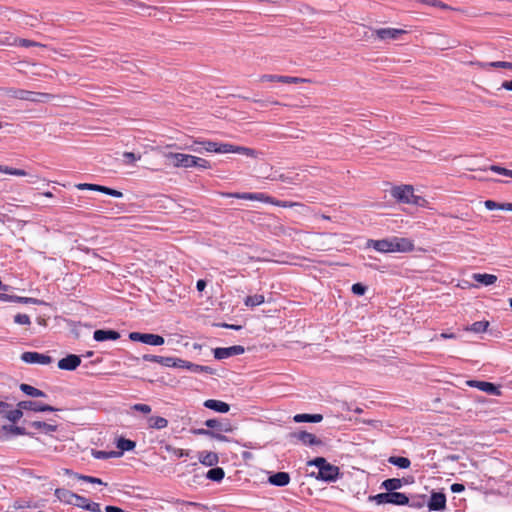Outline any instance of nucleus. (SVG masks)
<instances>
[{"label": "nucleus", "mask_w": 512, "mask_h": 512, "mask_svg": "<svg viewBox=\"0 0 512 512\" xmlns=\"http://www.w3.org/2000/svg\"><path fill=\"white\" fill-rule=\"evenodd\" d=\"M390 504L394 505H407L409 498L401 492H389Z\"/></svg>", "instance_id": "obj_34"}, {"label": "nucleus", "mask_w": 512, "mask_h": 512, "mask_svg": "<svg viewBox=\"0 0 512 512\" xmlns=\"http://www.w3.org/2000/svg\"><path fill=\"white\" fill-rule=\"evenodd\" d=\"M369 499L371 501L376 502L379 505L380 504H386V503L390 504L389 492L379 493L377 495L370 496Z\"/></svg>", "instance_id": "obj_45"}, {"label": "nucleus", "mask_w": 512, "mask_h": 512, "mask_svg": "<svg viewBox=\"0 0 512 512\" xmlns=\"http://www.w3.org/2000/svg\"><path fill=\"white\" fill-rule=\"evenodd\" d=\"M132 409L143 414H149L151 412V407L147 404H135L132 406Z\"/></svg>", "instance_id": "obj_60"}, {"label": "nucleus", "mask_w": 512, "mask_h": 512, "mask_svg": "<svg viewBox=\"0 0 512 512\" xmlns=\"http://www.w3.org/2000/svg\"><path fill=\"white\" fill-rule=\"evenodd\" d=\"M310 79L301 78V77H293V76H283L281 75L280 83L285 84H301V83H310Z\"/></svg>", "instance_id": "obj_42"}, {"label": "nucleus", "mask_w": 512, "mask_h": 512, "mask_svg": "<svg viewBox=\"0 0 512 512\" xmlns=\"http://www.w3.org/2000/svg\"><path fill=\"white\" fill-rule=\"evenodd\" d=\"M222 196L236 198V199H243V200L260 201V202H264L267 204H271V205L283 207V208L304 206L302 203H299V202L278 200V199H276L272 196H269L265 193L235 192V193H222Z\"/></svg>", "instance_id": "obj_2"}, {"label": "nucleus", "mask_w": 512, "mask_h": 512, "mask_svg": "<svg viewBox=\"0 0 512 512\" xmlns=\"http://www.w3.org/2000/svg\"><path fill=\"white\" fill-rule=\"evenodd\" d=\"M14 321H15V323L20 324V325H30L31 324L30 317L27 314L19 313V314L15 315Z\"/></svg>", "instance_id": "obj_55"}, {"label": "nucleus", "mask_w": 512, "mask_h": 512, "mask_svg": "<svg viewBox=\"0 0 512 512\" xmlns=\"http://www.w3.org/2000/svg\"><path fill=\"white\" fill-rule=\"evenodd\" d=\"M136 446V443L130 439H126L124 437H120L117 439V442H116V447L121 450L122 452L124 451H131L135 448Z\"/></svg>", "instance_id": "obj_38"}, {"label": "nucleus", "mask_w": 512, "mask_h": 512, "mask_svg": "<svg viewBox=\"0 0 512 512\" xmlns=\"http://www.w3.org/2000/svg\"><path fill=\"white\" fill-rule=\"evenodd\" d=\"M290 439L299 441L305 446H320L323 444L321 439L307 431L292 432L290 433Z\"/></svg>", "instance_id": "obj_6"}, {"label": "nucleus", "mask_w": 512, "mask_h": 512, "mask_svg": "<svg viewBox=\"0 0 512 512\" xmlns=\"http://www.w3.org/2000/svg\"><path fill=\"white\" fill-rule=\"evenodd\" d=\"M0 90L9 98L30 102H47L54 98V95L50 93L34 92L20 88H0Z\"/></svg>", "instance_id": "obj_3"}, {"label": "nucleus", "mask_w": 512, "mask_h": 512, "mask_svg": "<svg viewBox=\"0 0 512 512\" xmlns=\"http://www.w3.org/2000/svg\"><path fill=\"white\" fill-rule=\"evenodd\" d=\"M245 352V349L241 345H234L231 347H225V348H216L214 350V357L216 359H225L231 356L235 355H241Z\"/></svg>", "instance_id": "obj_11"}, {"label": "nucleus", "mask_w": 512, "mask_h": 512, "mask_svg": "<svg viewBox=\"0 0 512 512\" xmlns=\"http://www.w3.org/2000/svg\"><path fill=\"white\" fill-rule=\"evenodd\" d=\"M391 195L398 202L405 204L422 205L421 202L425 201L421 196L414 194V188L412 185L394 186L391 189Z\"/></svg>", "instance_id": "obj_4"}, {"label": "nucleus", "mask_w": 512, "mask_h": 512, "mask_svg": "<svg viewBox=\"0 0 512 512\" xmlns=\"http://www.w3.org/2000/svg\"><path fill=\"white\" fill-rule=\"evenodd\" d=\"M86 510L91 512H101L100 504L96 502H91L89 500V503L86 506Z\"/></svg>", "instance_id": "obj_62"}, {"label": "nucleus", "mask_w": 512, "mask_h": 512, "mask_svg": "<svg viewBox=\"0 0 512 512\" xmlns=\"http://www.w3.org/2000/svg\"><path fill=\"white\" fill-rule=\"evenodd\" d=\"M31 427L45 433V434H51L53 432H56L58 429V425L56 424H50L42 421H33L30 424Z\"/></svg>", "instance_id": "obj_28"}, {"label": "nucleus", "mask_w": 512, "mask_h": 512, "mask_svg": "<svg viewBox=\"0 0 512 512\" xmlns=\"http://www.w3.org/2000/svg\"><path fill=\"white\" fill-rule=\"evenodd\" d=\"M413 250L414 243L411 239L397 236L391 237V253H407Z\"/></svg>", "instance_id": "obj_7"}, {"label": "nucleus", "mask_w": 512, "mask_h": 512, "mask_svg": "<svg viewBox=\"0 0 512 512\" xmlns=\"http://www.w3.org/2000/svg\"><path fill=\"white\" fill-rule=\"evenodd\" d=\"M389 463L399 467V468H402V469H407L410 467L411 465V462L408 458L406 457H400V456H391L389 459H388Z\"/></svg>", "instance_id": "obj_40"}, {"label": "nucleus", "mask_w": 512, "mask_h": 512, "mask_svg": "<svg viewBox=\"0 0 512 512\" xmlns=\"http://www.w3.org/2000/svg\"><path fill=\"white\" fill-rule=\"evenodd\" d=\"M105 512H125V511L119 507L107 505L105 507Z\"/></svg>", "instance_id": "obj_64"}, {"label": "nucleus", "mask_w": 512, "mask_h": 512, "mask_svg": "<svg viewBox=\"0 0 512 512\" xmlns=\"http://www.w3.org/2000/svg\"><path fill=\"white\" fill-rule=\"evenodd\" d=\"M147 425L150 429L161 430L168 426V420L161 416H151L147 419Z\"/></svg>", "instance_id": "obj_26"}, {"label": "nucleus", "mask_w": 512, "mask_h": 512, "mask_svg": "<svg viewBox=\"0 0 512 512\" xmlns=\"http://www.w3.org/2000/svg\"><path fill=\"white\" fill-rule=\"evenodd\" d=\"M351 290L356 295H363L366 292V287L361 283H355L352 285Z\"/></svg>", "instance_id": "obj_61"}, {"label": "nucleus", "mask_w": 512, "mask_h": 512, "mask_svg": "<svg viewBox=\"0 0 512 512\" xmlns=\"http://www.w3.org/2000/svg\"><path fill=\"white\" fill-rule=\"evenodd\" d=\"M402 480L399 478H389L382 482L381 487L386 489L388 492H395L397 489L402 487Z\"/></svg>", "instance_id": "obj_31"}, {"label": "nucleus", "mask_w": 512, "mask_h": 512, "mask_svg": "<svg viewBox=\"0 0 512 512\" xmlns=\"http://www.w3.org/2000/svg\"><path fill=\"white\" fill-rule=\"evenodd\" d=\"M264 301H265V298L263 295L255 294V295L247 296L244 300V303L248 307H255V306L263 304Z\"/></svg>", "instance_id": "obj_41"}, {"label": "nucleus", "mask_w": 512, "mask_h": 512, "mask_svg": "<svg viewBox=\"0 0 512 512\" xmlns=\"http://www.w3.org/2000/svg\"><path fill=\"white\" fill-rule=\"evenodd\" d=\"M339 474L340 471L337 466L327 463V465L321 467V470L318 472V478L324 481L332 482L338 479Z\"/></svg>", "instance_id": "obj_15"}, {"label": "nucleus", "mask_w": 512, "mask_h": 512, "mask_svg": "<svg viewBox=\"0 0 512 512\" xmlns=\"http://www.w3.org/2000/svg\"><path fill=\"white\" fill-rule=\"evenodd\" d=\"M484 204L488 210H495V209L504 210L503 207H505V203H498L493 200H486Z\"/></svg>", "instance_id": "obj_58"}, {"label": "nucleus", "mask_w": 512, "mask_h": 512, "mask_svg": "<svg viewBox=\"0 0 512 512\" xmlns=\"http://www.w3.org/2000/svg\"><path fill=\"white\" fill-rule=\"evenodd\" d=\"M428 508L432 511H443L446 509V495L442 492H432L428 502Z\"/></svg>", "instance_id": "obj_13"}, {"label": "nucleus", "mask_w": 512, "mask_h": 512, "mask_svg": "<svg viewBox=\"0 0 512 512\" xmlns=\"http://www.w3.org/2000/svg\"><path fill=\"white\" fill-rule=\"evenodd\" d=\"M20 389L26 395L31 396V397H45L46 396V394L42 390H39L29 384H25V383L21 384Z\"/></svg>", "instance_id": "obj_36"}, {"label": "nucleus", "mask_w": 512, "mask_h": 512, "mask_svg": "<svg viewBox=\"0 0 512 512\" xmlns=\"http://www.w3.org/2000/svg\"><path fill=\"white\" fill-rule=\"evenodd\" d=\"M278 180L289 184V185H299L303 182L301 175L299 173H282L278 176Z\"/></svg>", "instance_id": "obj_24"}, {"label": "nucleus", "mask_w": 512, "mask_h": 512, "mask_svg": "<svg viewBox=\"0 0 512 512\" xmlns=\"http://www.w3.org/2000/svg\"><path fill=\"white\" fill-rule=\"evenodd\" d=\"M416 1L421 4H425V5L432 6V7H437V8L443 9V10L453 9L446 3L439 1V0H416Z\"/></svg>", "instance_id": "obj_44"}, {"label": "nucleus", "mask_w": 512, "mask_h": 512, "mask_svg": "<svg viewBox=\"0 0 512 512\" xmlns=\"http://www.w3.org/2000/svg\"><path fill=\"white\" fill-rule=\"evenodd\" d=\"M102 185L90 184V183H80L76 185V188L79 190H92L101 192Z\"/></svg>", "instance_id": "obj_54"}, {"label": "nucleus", "mask_w": 512, "mask_h": 512, "mask_svg": "<svg viewBox=\"0 0 512 512\" xmlns=\"http://www.w3.org/2000/svg\"><path fill=\"white\" fill-rule=\"evenodd\" d=\"M164 157L167 159H173V166L176 168H191L193 163V155L169 152L165 153Z\"/></svg>", "instance_id": "obj_8"}, {"label": "nucleus", "mask_w": 512, "mask_h": 512, "mask_svg": "<svg viewBox=\"0 0 512 512\" xmlns=\"http://www.w3.org/2000/svg\"><path fill=\"white\" fill-rule=\"evenodd\" d=\"M0 172L1 173H5V174H9V175H14V176H26V175H28V173L25 170H23V169H17V168H12V167L3 166V165H0Z\"/></svg>", "instance_id": "obj_43"}, {"label": "nucleus", "mask_w": 512, "mask_h": 512, "mask_svg": "<svg viewBox=\"0 0 512 512\" xmlns=\"http://www.w3.org/2000/svg\"><path fill=\"white\" fill-rule=\"evenodd\" d=\"M281 75L263 74L259 77L260 82H280Z\"/></svg>", "instance_id": "obj_57"}, {"label": "nucleus", "mask_w": 512, "mask_h": 512, "mask_svg": "<svg viewBox=\"0 0 512 512\" xmlns=\"http://www.w3.org/2000/svg\"><path fill=\"white\" fill-rule=\"evenodd\" d=\"M467 384L470 387H475V388H477L483 392H486L490 395L499 396L501 394L500 388L491 382L470 380L467 382Z\"/></svg>", "instance_id": "obj_14"}, {"label": "nucleus", "mask_w": 512, "mask_h": 512, "mask_svg": "<svg viewBox=\"0 0 512 512\" xmlns=\"http://www.w3.org/2000/svg\"><path fill=\"white\" fill-rule=\"evenodd\" d=\"M166 450L171 452L172 455L177 457V458H182V457H188L189 456V451L181 449V448H174V447H171V446H167Z\"/></svg>", "instance_id": "obj_51"}, {"label": "nucleus", "mask_w": 512, "mask_h": 512, "mask_svg": "<svg viewBox=\"0 0 512 512\" xmlns=\"http://www.w3.org/2000/svg\"><path fill=\"white\" fill-rule=\"evenodd\" d=\"M81 364V358L75 354H69L58 361L61 370L73 371Z\"/></svg>", "instance_id": "obj_16"}, {"label": "nucleus", "mask_w": 512, "mask_h": 512, "mask_svg": "<svg viewBox=\"0 0 512 512\" xmlns=\"http://www.w3.org/2000/svg\"><path fill=\"white\" fill-rule=\"evenodd\" d=\"M129 339L152 346H159L164 344V338L162 336L150 333L131 332L129 334Z\"/></svg>", "instance_id": "obj_5"}, {"label": "nucleus", "mask_w": 512, "mask_h": 512, "mask_svg": "<svg viewBox=\"0 0 512 512\" xmlns=\"http://www.w3.org/2000/svg\"><path fill=\"white\" fill-rule=\"evenodd\" d=\"M21 360L25 363L41 365H48L52 362V358L49 355L32 351L22 353Z\"/></svg>", "instance_id": "obj_9"}, {"label": "nucleus", "mask_w": 512, "mask_h": 512, "mask_svg": "<svg viewBox=\"0 0 512 512\" xmlns=\"http://www.w3.org/2000/svg\"><path fill=\"white\" fill-rule=\"evenodd\" d=\"M489 170L507 177L512 178V170L498 166V165H491L489 167Z\"/></svg>", "instance_id": "obj_52"}, {"label": "nucleus", "mask_w": 512, "mask_h": 512, "mask_svg": "<svg viewBox=\"0 0 512 512\" xmlns=\"http://www.w3.org/2000/svg\"><path fill=\"white\" fill-rule=\"evenodd\" d=\"M205 425L210 428L211 431L220 434L231 433L234 430L233 425L228 420L208 419L205 421Z\"/></svg>", "instance_id": "obj_10"}, {"label": "nucleus", "mask_w": 512, "mask_h": 512, "mask_svg": "<svg viewBox=\"0 0 512 512\" xmlns=\"http://www.w3.org/2000/svg\"><path fill=\"white\" fill-rule=\"evenodd\" d=\"M10 296V299H8L7 301H14V302H19V303H23V304H36L38 302L37 299L35 298H30V297H19V296H12V295H9Z\"/></svg>", "instance_id": "obj_53"}, {"label": "nucleus", "mask_w": 512, "mask_h": 512, "mask_svg": "<svg viewBox=\"0 0 512 512\" xmlns=\"http://www.w3.org/2000/svg\"><path fill=\"white\" fill-rule=\"evenodd\" d=\"M192 167H198L201 169H210L211 164L208 160L200 157L193 156Z\"/></svg>", "instance_id": "obj_47"}, {"label": "nucleus", "mask_w": 512, "mask_h": 512, "mask_svg": "<svg viewBox=\"0 0 512 512\" xmlns=\"http://www.w3.org/2000/svg\"><path fill=\"white\" fill-rule=\"evenodd\" d=\"M366 248H373L380 253H391V238L380 240L369 239L366 242Z\"/></svg>", "instance_id": "obj_17"}, {"label": "nucleus", "mask_w": 512, "mask_h": 512, "mask_svg": "<svg viewBox=\"0 0 512 512\" xmlns=\"http://www.w3.org/2000/svg\"><path fill=\"white\" fill-rule=\"evenodd\" d=\"M185 360L173 358V357H159V364L168 367H184Z\"/></svg>", "instance_id": "obj_35"}, {"label": "nucleus", "mask_w": 512, "mask_h": 512, "mask_svg": "<svg viewBox=\"0 0 512 512\" xmlns=\"http://www.w3.org/2000/svg\"><path fill=\"white\" fill-rule=\"evenodd\" d=\"M472 278L476 282H478V283H480V284H482L484 286L493 285L497 281V276L496 275L487 274V273H483V274L482 273H474L472 275Z\"/></svg>", "instance_id": "obj_25"}, {"label": "nucleus", "mask_w": 512, "mask_h": 512, "mask_svg": "<svg viewBox=\"0 0 512 512\" xmlns=\"http://www.w3.org/2000/svg\"><path fill=\"white\" fill-rule=\"evenodd\" d=\"M193 146L187 147V149H190L195 152L201 153V150L195 145H200L206 152H214V153H237L242 154L247 157L251 158H258L262 153L258 150H255L253 148L245 147V146H238L233 145L230 143H218L211 140H200L196 139L193 141Z\"/></svg>", "instance_id": "obj_1"}, {"label": "nucleus", "mask_w": 512, "mask_h": 512, "mask_svg": "<svg viewBox=\"0 0 512 512\" xmlns=\"http://www.w3.org/2000/svg\"><path fill=\"white\" fill-rule=\"evenodd\" d=\"M218 460V455L214 452L203 451L199 453V461L206 466L216 465Z\"/></svg>", "instance_id": "obj_29"}, {"label": "nucleus", "mask_w": 512, "mask_h": 512, "mask_svg": "<svg viewBox=\"0 0 512 512\" xmlns=\"http://www.w3.org/2000/svg\"><path fill=\"white\" fill-rule=\"evenodd\" d=\"M204 406L219 413H227L230 410L229 404L215 399L206 400Z\"/></svg>", "instance_id": "obj_22"}, {"label": "nucleus", "mask_w": 512, "mask_h": 512, "mask_svg": "<svg viewBox=\"0 0 512 512\" xmlns=\"http://www.w3.org/2000/svg\"><path fill=\"white\" fill-rule=\"evenodd\" d=\"M269 483L274 486L283 487L289 484L290 482V475L287 472H277L271 476H269L268 479Z\"/></svg>", "instance_id": "obj_23"}, {"label": "nucleus", "mask_w": 512, "mask_h": 512, "mask_svg": "<svg viewBox=\"0 0 512 512\" xmlns=\"http://www.w3.org/2000/svg\"><path fill=\"white\" fill-rule=\"evenodd\" d=\"M322 419H323V416L321 414H296L293 417V420L296 423H302V422L318 423V422H321Z\"/></svg>", "instance_id": "obj_30"}, {"label": "nucleus", "mask_w": 512, "mask_h": 512, "mask_svg": "<svg viewBox=\"0 0 512 512\" xmlns=\"http://www.w3.org/2000/svg\"><path fill=\"white\" fill-rule=\"evenodd\" d=\"M54 495L61 503L72 505L76 493L65 488H56Z\"/></svg>", "instance_id": "obj_20"}, {"label": "nucleus", "mask_w": 512, "mask_h": 512, "mask_svg": "<svg viewBox=\"0 0 512 512\" xmlns=\"http://www.w3.org/2000/svg\"><path fill=\"white\" fill-rule=\"evenodd\" d=\"M489 327L488 321H477L471 324L470 326H467L464 328L465 331H470L474 333H483L485 332Z\"/></svg>", "instance_id": "obj_37"}, {"label": "nucleus", "mask_w": 512, "mask_h": 512, "mask_svg": "<svg viewBox=\"0 0 512 512\" xmlns=\"http://www.w3.org/2000/svg\"><path fill=\"white\" fill-rule=\"evenodd\" d=\"M18 407L22 410L34 411V412H46L56 411L54 407L43 404L37 401H20Z\"/></svg>", "instance_id": "obj_12"}, {"label": "nucleus", "mask_w": 512, "mask_h": 512, "mask_svg": "<svg viewBox=\"0 0 512 512\" xmlns=\"http://www.w3.org/2000/svg\"><path fill=\"white\" fill-rule=\"evenodd\" d=\"M17 46H22V47H27V48L28 47H43V48L46 47L45 44H42L40 42H36V41L28 40V39H22V38H19Z\"/></svg>", "instance_id": "obj_50"}, {"label": "nucleus", "mask_w": 512, "mask_h": 512, "mask_svg": "<svg viewBox=\"0 0 512 512\" xmlns=\"http://www.w3.org/2000/svg\"><path fill=\"white\" fill-rule=\"evenodd\" d=\"M75 477L79 480H82V481H85L88 483L103 485L102 480L97 477L82 475V474H75ZM104 485H106V484L104 483Z\"/></svg>", "instance_id": "obj_48"}, {"label": "nucleus", "mask_w": 512, "mask_h": 512, "mask_svg": "<svg viewBox=\"0 0 512 512\" xmlns=\"http://www.w3.org/2000/svg\"><path fill=\"white\" fill-rule=\"evenodd\" d=\"M471 65L476 66L479 69L487 70L488 68H505L507 66V61H493V62H481V61H472Z\"/></svg>", "instance_id": "obj_27"}, {"label": "nucleus", "mask_w": 512, "mask_h": 512, "mask_svg": "<svg viewBox=\"0 0 512 512\" xmlns=\"http://www.w3.org/2000/svg\"><path fill=\"white\" fill-rule=\"evenodd\" d=\"M19 38L11 32L0 33V45L2 46H17Z\"/></svg>", "instance_id": "obj_32"}, {"label": "nucleus", "mask_w": 512, "mask_h": 512, "mask_svg": "<svg viewBox=\"0 0 512 512\" xmlns=\"http://www.w3.org/2000/svg\"><path fill=\"white\" fill-rule=\"evenodd\" d=\"M183 368H186V369H189L193 372H210L211 371V368L208 367V366H202V365H197V364H193L191 362H187L184 363V367Z\"/></svg>", "instance_id": "obj_46"}, {"label": "nucleus", "mask_w": 512, "mask_h": 512, "mask_svg": "<svg viewBox=\"0 0 512 512\" xmlns=\"http://www.w3.org/2000/svg\"><path fill=\"white\" fill-rule=\"evenodd\" d=\"M6 408H3L0 412L9 421L16 423L23 416L22 409H13L10 404L4 402Z\"/></svg>", "instance_id": "obj_19"}, {"label": "nucleus", "mask_w": 512, "mask_h": 512, "mask_svg": "<svg viewBox=\"0 0 512 512\" xmlns=\"http://www.w3.org/2000/svg\"><path fill=\"white\" fill-rule=\"evenodd\" d=\"M192 432L195 435L209 436V437L214 438V439H216L218 441H222V442L227 441V437L226 436H224L223 434H220L218 432L211 431L210 429L200 428V429H194Z\"/></svg>", "instance_id": "obj_33"}, {"label": "nucleus", "mask_w": 512, "mask_h": 512, "mask_svg": "<svg viewBox=\"0 0 512 512\" xmlns=\"http://www.w3.org/2000/svg\"><path fill=\"white\" fill-rule=\"evenodd\" d=\"M327 460L323 457H317L311 461L308 462V465L315 466L318 468V472L321 470V467H324L327 465Z\"/></svg>", "instance_id": "obj_56"}, {"label": "nucleus", "mask_w": 512, "mask_h": 512, "mask_svg": "<svg viewBox=\"0 0 512 512\" xmlns=\"http://www.w3.org/2000/svg\"><path fill=\"white\" fill-rule=\"evenodd\" d=\"M101 192L104 194L116 197V198H120L123 196L122 192L112 189V188H109V187H106V186L101 187Z\"/></svg>", "instance_id": "obj_59"}, {"label": "nucleus", "mask_w": 512, "mask_h": 512, "mask_svg": "<svg viewBox=\"0 0 512 512\" xmlns=\"http://www.w3.org/2000/svg\"><path fill=\"white\" fill-rule=\"evenodd\" d=\"M94 339L98 342L106 340H117L120 338L119 332L115 330H96L93 335Z\"/></svg>", "instance_id": "obj_21"}, {"label": "nucleus", "mask_w": 512, "mask_h": 512, "mask_svg": "<svg viewBox=\"0 0 512 512\" xmlns=\"http://www.w3.org/2000/svg\"><path fill=\"white\" fill-rule=\"evenodd\" d=\"M224 476H225V472H224L223 468H221V467L211 468L206 474V477L209 480H212L215 482H220L224 478Z\"/></svg>", "instance_id": "obj_39"}, {"label": "nucleus", "mask_w": 512, "mask_h": 512, "mask_svg": "<svg viewBox=\"0 0 512 512\" xmlns=\"http://www.w3.org/2000/svg\"><path fill=\"white\" fill-rule=\"evenodd\" d=\"M377 37L381 40L397 39L400 35L405 34L406 31L396 28H381L375 31Z\"/></svg>", "instance_id": "obj_18"}, {"label": "nucleus", "mask_w": 512, "mask_h": 512, "mask_svg": "<svg viewBox=\"0 0 512 512\" xmlns=\"http://www.w3.org/2000/svg\"><path fill=\"white\" fill-rule=\"evenodd\" d=\"M465 490V486L461 483H454L451 485V491L453 493H460Z\"/></svg>", "instance_id": "obj_63"}, {"label": "nucleus", "mask_w": 512, "mask_h": 512, "mask_svg": "<svg viewBox=\"0 0 512 512\" xmlns=\"http://www.w3.org/2000/svg\"><path fill=\"white\" fill-rule=\"evenodd\" d=\"M88 503H89V499H87L86 497L81 496L79 494H76L72 505L86 510V506Z\"/></svg>", "instance_id": "obj_49"}]
</instances>
